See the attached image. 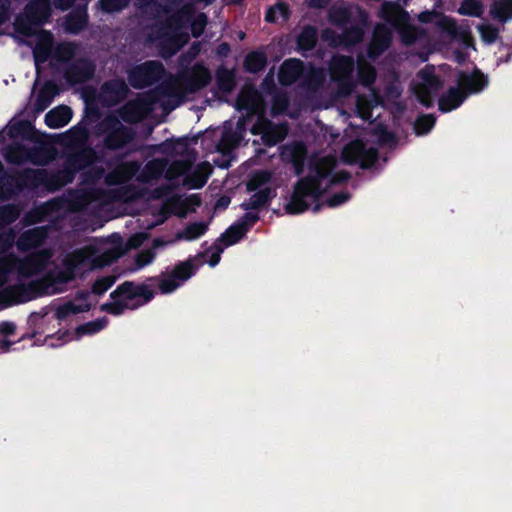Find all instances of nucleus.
Listing matches in <instances>:
<instances>
[{
	"label": "nucleus",
	"instance_id": "f257e3e1",
	"mask_svg": "<svg viewBox=\"0 0 512 512\" xmlns=\"http://www.w3.org/2000/svg\"><path fill=\"white\" fill-rule=\"evenodd\" d=\"M124 252L122 239L113 235L106 243V247L89 245L70 254L65 259L62 269L48 273L40 281L9 287H4V285L11 280L14 274L30 277L41 271L46 266L51 254L48 251H41L25 260L15 257L1 258L0 303H21L42 295L58 293L61 291V285L71 281L77 272L108 265Z\"/></svg>",
	"mask_w": 512,
	"mask_h": 512
},
{
	"label": "nucleus",
	"instance_id": "f03ea898",
	"mask_svg": "<svg viewBox=\"0 0 512 512\" xmlns=\"http://www.w3.org/2000/svg\"><path fill=\"white\" fill-rule=\"evenodd\" d=\"M209 81L208 70L202 66H195L179 77L170 78L156 93L139 94L122 108L121 117L126 122L140 121L156 103L164 110L174 109L187 94L203 88Z\"/></svg>",
	"mask_w": 512,
	"mask_h": 512
},
{
	"label": "nucleus",
	"instance_id": "7ed1b4c3",
	"mask_svg": "<svg viewBox=\"0 0 512 512\" xmlns=\"http://www.w3.org/2000/svg\"><path fill=\"white\" fill-rule=\"evenodd\" d=\"M336 165L334 156H318L311 163L308 177L301 179L295 186L290 202L285 209L288 213L298 214L305 211L315 202L333 183L348 178L345 172L332 174Z\"/></svg>",
	"mask_w": 512,
	"mask_h": 512
},
{
	"label": "nucleus",
	"instance_id": "20e7f679",
	"mask_svg": "<svg viewBox=\"0 0 512 512\" xmlns=\"http://www.w3.org/2000/svg\"><path fill=\"white\" fill-rule=\"evenodd\" d=\"M237 103L239 108L248 110L250 114L259 115L258 122L252 127L251 132L261 135L266 145H275L285 138L287 134V127L285 125H272L263 118L264 103L260 94L255 89L251 87L245 88L241 92Z\"/></svg>",
	"mask_w": 512,
	"mask_h": 512
},
{
	"label": "nucleus",
	"instance_id": "39448f33",
	"mask_svg": "<svg viewBox=\"0 0 512 512\" xmlns=\"http://www.w3.org/2000/svg\"><path fill=\"white\" fill-rule=\"evenodd\" d=\"M458 88H450L439 99V109L449 112L464 101L468 93H477L487 85L486 77L478 70L472 73L461 72L457 79Z\"/></svg>",
	"mask_w": 512,
	"mask_h": 512
},
{
	"label": "nucleus",
	"instance_id": "423d86ee",
	"mask_svg": "<svg viewBox=\"0 0 512 512\" xmlns=\"http://www.w3.org/2000/svg\"><path fill=\"white\" fill-rule=\"evenodd\" d=\"M153 293L145 286H137L131 282H125L112 294V301L103 305V309L118 315L125 309H134L148 302Z\"/></svg>",
	"mask_w": 512,
	"mask_h": 512
},
{
	"label": "nucleus",
	"instance_id": "0eeeda50",
	"mask_svg": "<svg viewBox=\"0 0 512 512\" xmlns=\"http://www.w3.org/2000/svg\"><path fill=\"white\" fill-rule=\"evenodd\" d=\"M379 16L399 32L402 41L406 44L413 43L420 36L421 32L410 24L408 13L398 1L384 2L381 5Z\"/></svg>",
	"mask_w": 512,
	"mask_h": 512
},
{
	"label": "nucleus",
	"instance_id": "6e6552de",
	"mask_svg": "<svg viewBox=\"0 0 512 512\" xmlns=\"http://www.w3.org/2000/svg\"><path fill=\"white\" fill-rule=\"evenodd\" d=\"M189 36L184 30L179 17L171 18L168 23L158 28L157 34L150 40L158 42L163 48V56H171L188 42Z\"/></svg>",
	"mask_w": 512,
	"mask_h": 512
},
{
	"label": "nucleus",
	"instance_id": "1a4fd4ad",
	"mask_svg": "<svg viewBox=\"0 0 512 512\" xmlns=\"http://www.w3.org/2000/svg\"><path fill=\"white\" fill-rule=\"evenodd\" d=\"M49 0H32L26 7L23 16L16 21L17 29L26 35L35 32V26L44 23L50 16Z\"/></svg>",
	"mask_w": 512,
	"mask_h": 512
},
{
	"label": "nucleus",
	"instance_id": "9d476101",
	"mask_svg": "<svg viewBox=\"0 0 512 512\" xmlns=\"http://www.w3.org/2000/svg\"><path fill=\"white\" fill-rule=\"evenodd\" d=\"M418 19L423 23L434 22L437 27L447 32L450 37L461 41L466 47L474 48L468 27L457 26L455 21L451 18L442 16L436 12L425 11L418 15Z\"/></svg>",
	"mask_w": 512,
	"mask_h": 512
},
{
	"label": "nucleus",
	"instance_id": "9b49d317",
	"mask_svg": "<svg viewBox=\"0 0 512 512\" xmlns=\"http://www.w3.org/2000/svg\"><path fill=\"white\" fill-rule=\"evenodd\" d=\"M441 86L442 82L434 74L433 67H425L414 79L412 89L419 102L430 106L433 103V96Z\"/></svg>",
	"mask_w": 512,
	"mask_h": 512
},
{
	"label": "nucleus",
	"instance_id": "f8f14e48",
	"mask_svg": "<svg viewBox=\"0 0 512 512\" xmlns=\"http://www.w3.org/2000/svg\"><path fill=\"white\" fill-rule=\"evenodd\" d=\"M354 69L353 59L345 56H335L330 64V74L333 81L338 83V93L341 96L351 94L354 84L350 75Z\"/></svg>",
	"mask_w": 512,
	"mask_h": 512
},
{
	"label": "nucleus",
	"instance_id": "ddd939ff",
	"mask_svg": "<svg viewBox=\"0 0 512 512\" xmlns=\"http://www.w3.org/2000/svg\"><path fill=\"white\" fill-rule=\"evenodd\" d=\"M163 66L159 62L151 61L135 67L129 74L132 86L142 88L151 85L163 75Z\"/></svg>",
	"mask_w": 512,
	"mask_h": 512
},
{
	"label": "nucleus",
	"instance_id": "4468645a",
	"mask_svg": "<svg viewBox=\"0 0 512 512\" xmlns=\"http://www.w3.org/2000/svg\"><path fill=\"white\" fill-rule=\"evenodd\" d=\"M342 157L346 163L359 162L361 167H368L377 159V150L373 147L365 148L361 141L356 140L343 149Z\"/></svg>",
	"mask_w": 512,
	"mask_h": 512
},
{
	"label": "nucleus",
	"instance_id": "2eb2a0df",
	"mask_svg": "<svg viewBox=\"0 0 512 512\" xmlns=\"http://www.w3.org/2000/svg\"><path fill=\"white\" fill-rule=\"evenodd\" d=\"M271 179V173L268 171H259L252 175L247 183L249 191L260 189L258 193L254 194L249 202L245 204L246 208H257L266 203L270 197L271 190L268 188L261 189Z\"/></svg>",
	"mask_w": 512,
	"mask_h": 512
},
{
	"label": "nucleus",
	"instance_id": "dca6fc26",
	"mask_svg": "<svg viewBox=\"0 0 512 512\" xmlns=\"http://www.w3.org/2000/svg\"><path fill=\"white\" fill-rule=\"evenodd\" d=\"M193 273V266L186 261L177 265L169 274H164L159 279V289L162 293H170L177 289Z\"/></svg>",
	"mask_w": 512,
	"mask_h": 512
},
{
	"label": "nucleus",
	"instance_id": "f3484780",
	"mask_svg": "<svg viewBox=\"0 0 512 512\" xmlns=\"http://www.w3.org/2000/svg\"><path fill=\"white\" fill-rule=\"evenodd\" d=\"M102 130L107 133L106 144L110 148H119L130 140L131 134L117 118L107 117L101 124Z\"/></svg>",
	"mask_w": 512,
	"mask_h": 512
},
{
	"label": "nucleus",
	"instance_id": "a211bd4d",
	"mask_svg": "<svg viewBox=\"0 0 512 512\" xmlns=\"http://www.w3.org/2000/svg\"><path fill=\"white\" fill-rule=\"evenodd\" d=\"M392 32L385 24L376 26L369 48V55L376 57L382 53L390 44Z\"/></svg>",
	"mask_w": 512,
	"mask_h": 512
},
{
	"label": "nucleus",
	"instance_id": "6ab92c4d",
	"mask_svg": "<svg viewBox=\"0 0 512 512\" xmlns=\"http://www.w3.org/2000/svg\"><path fill=\"white\" fill-rule=\"evenodd\" d=\"M381 104L379 96L373 89H369L367 95H359L356 101V110L362 119H370L371 110Z\"/></svg>",
	"mask_w": 512,
	"mask_h": 512
},
{
	"label": "nucleus",
	"instance_id": "aec40b11",
	"mask_svg": "<svg viewBox=\"0 0 512 512\" xmlns=\"http://www.w3.org/2000/svg\"><path fill=\"white\" fill-rule=\"evenodd\" d=\"M138 169L139 166L135 162L123 163L107 175L106 182L111 185L124 183L131 179Z\"/></svg>",
	"mask_w": 512,
	"mask_h": 512
},
{
	"label": "nucleus",
	"instance_id": "412c9836",
	"mask_svg": "<svg viewBox=\"0 0 512 512\" xmlns=\"http://www.w3.org/2000/svg\"><path fill=\"white\" fill-rule=\"evenodd\" d=\"M303 66L297 59L285 61L279 71V81L283 85H290L302 74Z\"/></svg>",
	"mask_w": 512,
	"mask_h": 512
},
{
	"label": "nucleus",
	"instance_id": "4be33fe9",
	"mask_svg": "<svg viewBox=\"0 0 512 512\" xmlns=\"http://www.w3.org/2000/svg\"><path fill=\"white\" fill-rule=\"evenodd\" d=\"M127 92V86L122 80H113L103 86L101 97L104 102L113 104L122 99Z\"/></svg>",
	"mask_w": 512,
	"mask_h": 512
},
{
	"label": "nucleus",
	"instance_id": "5701e85b",
	"mask_svg": "<svg viewBox=\"0 0 512 512\" xmlns=\"http://www.w3.org/2000/svg\"><path fill=\"white\" fill-rule=\"evenodd\" d=\"M93 71L94 68L89 61L81 60L67 71L66 78L71 84L81 83L89 79Z\"/></svg>",
	"mask_w": 512,
	"mask_h": 512
},
{
	"label": "nucleus",
	"instance_id": "b1692460",
	"mask_svg": "<svg viewBox=\"0 0 512 512\" xmlns=\"http://www.w3.org/2000/svg\"><path fill=\"white\" fill-rule=\"evenodd\" d=\"M72 111L67 106H58L49 111L45 116L46 124L53 129L61 128L69 123Z\"/></svg>",
	"mask_w": 512,
	"mask_h": 512
},
{
	"label": "nucleus",
	"instance_id": "393cba45",
	"mask_svg": "<svg viewBox=\"0 0 512 512\" xmlns=\"http://www.w3.org/2000/svg\"><path fill=\"white\" fill-rule=\"evenodd\" d=\"M51 48L52 35L47 31H40L33 51L36 65L45 62L48 59L51 53Z\"/></svg>",
	"mask_w": 512,
	"mask_h": 512
},
{
	"label": "nucleus",
	"instance_id": "a878e982",
	"mask_svg": "<svg viewBox=\"0 0 512 512\" xmlns=\"http://www.w3.org/2000/svg\"><path fill=\"white\" fill-rule=\"evenodd\" d=\"M45 237L46 231L44 228H34L21 235L17 242V246L20 250H28L40 245Z\"/></svg>",
	"mask_w": 512,
	"mask_h": 512
},
{
	"label": "nucleus",
	"instance_id": "bb28decb",
	"mask_svg": "<svg viewBox=\"0 0 512 512\" xmlns=\"http://www.w3.org/2000/svg\"><path fill=\"white\" fill-rule=\"evenodd\" d=\"M212 167L209 163L203 162L195 167V169L185 179V184L190 188L202 187L210 175Z\"/></svg>",
	"mask_w": 512,
	"mask_h": 512
},
{
	"label": "nucleus",
	"instance_id": "cd10ccee",
	"mask_svg": "<svg viewBox=\"0 0 512 512\" xmlns=\"http://www.w3.org/2000/svg\"><path fill=\"white\" fill-rule=\"evenodd\" d=\"M59 93L57 86L52 82H47L39 91L34 106L37 112L44 111Z\"/></svg>",
	"mask_w": 512,
	"mask_h": 512
},
{
	"label": "nucleus",
	"instance_id": "c85d7f7f",
	"mask_svg": "<svg viewBox=\"0 0 512 512\" xmlns=\"http://www.w3.org/2000/svg\"><path fill=\"white\" fill-rule=\"evenodd\" d=\"M305 148L302 144L287 146L283 149L282 156L284 159H290L295 167L296 174L302 171V163L305 157Z\"/></svg>",
	"mask_w": 512,
	"mask_h": 512
},
{
	"label": "nucleus",
	"instance_id": "c756f323",
	"mask_svg": "<svg viewBox=\"0 0 512 512\" xmlns=\"http://www.w3.org/2000/svg\"><path fill=\"white\" fill-rule=\"evenodd\" d=\"M207 230V225L203 222L192 223L184 230L176 233L175 238L168 243H174L179 240L191 241L199 238Z\"/></svg>",
	"mask_w": 512,
	"mask_h": 512
},
{
	"label": "nucleus",
	"instance_id": "7c9ffc66",
	"mask_svg": "<svg viewBox=\"0 0 512 512\" xmlns=\"http://www.w3.org/2000/svg\"><path fill=\"white\" fill-rule=\"evenodd\" d=\"M165 167L166 162L162 160L157 159L150 161L137 176V179L141 182H149L161 175L164 172Z\"/></svg>",
	"mask_w": 512,
	"mask_h": 512
},
{
	"label": "nucleus",
	"instance_id": "2f4dec72",
	"mask_svg": "<svg viewBox=\"0 0 512 512\" xmlns=\"http://www.w3.org/2000/svg\"><path fill=\"white\" fill-rule=\"evenodd\" d=\"M491 15L500 21L512 19V0H497L491 7Z\"/></svg>",
	"mask_w": 512,
	"mask_h": 512
},
{
	"label": "nucleus",
	"instance_id": "473e14b6",
	"mask_svg": "<svg viewBox=\"0 0 512 512\" xmlns=\"http://www.w3.org/2000/svg\"><path fill=\"white\" fill-rule=\"evenodd\" d=\"M86 22V12L84 10L79 11L75 14L68 16L65 22V30L74 34L78 33L85 27Z\"/></svg>",
	"mask_w": 512,
	"mask_h": 512
},
{
	"label": "nucleus",
	"instance_id": "72a5a7b5",
	"mask_svg": "<svg viewBox=\"0 0 512 512\" xmlns=\"http://www.w3.org/2000/svg\"><path fill=\"white\" fill-rule=\"evenodd\" d=\"M90 305L86 299H82L78 302H69L57 309V317L64 318L70 314H77L89 310Z\"/></svg>",
	"mask_w": 512,
	"mask_h": 512
},
{
	"label": "nucleus",
	"instance_id": "f704fd0d",
	"mask_svg": "<svg viewBox=\"0 0 512 512\" xmlns=\"http://www.w3.org/2000/svg\"><path fill=\"white\" fill-rule=\"evenodd\" d=\"M289 17V9L283 2H278L271 7L266 13V20L268 22H284Z\"/></svg>",
	"mask_w": 512,
	"mask_h": 512
},
{
	"label": "nucleus",
	"instance_id": "c9c22d12",
	"mask_svg": "<svg viewBox=\"0 0 512 512\" xmlns=\"http://www.w3.org/2000/svg\"><path fill=\"white\" fill-rule=\"evenodd\" d=\"M7 159L13 163H21L26 160H30L33 163H42L35 159L31 154H29L23 147L21 146H13L7 152Z\"/></svg>",
	"mask_w": 512,
	"mask_h": 512
},
{
	"label": "nucleus",
	"instance_id": "e433bc0d",
	"mask_svg": "<svg viewBox=\"0 0 512 512\" xmlns=\"http://www.w3.org/2000/svg\"><path fill=\"white\" fill-rule=\"evenodd\" d=\"M317 40L316 30L312 27H306L298 37V44L301 49H311Z\"/></svg>",
	"mask_w": 512,
	"mask_h": 512
},
{
	"label": "nucleus",
	"instance_id": "4c0bfd02",
	"mask_svg": "<svg viewBox=\"0 0 512 512\" xmlns=\"http://www.w3.org/2000/svg\"><path fill=\"white\" fill-rule=\"evenodd\" d=\"M266 63L265 56L262 53L253 52L250 53L245 60V66L247 70L251 72H257L261 70Z\"/></svg>",
	"mask_w": 512,
	"mask_h": 512
},
{
	"label": "nucleus",
	"instance_id": "58836bf2",
	"mask_svg": "<svg viewBox=\"0 0 512 512\" xmlns=\"http://www.w3.org/2000/svg\"><path fill=\"white\" fill-rule=\"evenodd\" d=\"M459 13L478 17L482 13V5L477 0H464L459 8Z\"/></svg>",
	"mask_w": 512,
	"mask_h": 512
},
{
	"label": "nucleus",
	"instance_id": "ea45409f",
	"mask_svg": "<svg viewBox=\"0 0 512 512\" xmlns=\"http://www.w3.org/2000/svg\"><path fill=\"white\" fill-rule=\"evenodd\" d=\"M245 234V227L243 225L230 227L222 236V241L226 245H232L240 240Z\"/></svg>",
	"mask_w": 512,
	"mask_h": 512
},
{
	"label": "nucleus",
	"instance_id": "a19ab883",
	"mask_svg": "<svg viewBox=\"0 0 512 512\" xmlns=\"http://www.w3.org/2000/svg\"><path fill=\"white\" fill-rule=\"evenodd\" d=\"M77 47L71 43L59 44L54 51L55 57L60 61H66L76 54Z\"/></svg>",
	"mask_w": 512,
	"mask_h": 512
},
{
	"label": "nucleus",
	"instance_id": "79ce46f5",
	"mask_svg": "<svg viewBox=\"0 0 512 512\" xmlns=\"http://www.w3.org/2000/svg\"><path fill=\"white\" fill-rule=\"evenodd\" d=\"M358 74L361 82L364 85L371 84L375 79V70L369 64L359 61L358 64Z\"/></svg>",
	"mask_w": 512,
	"mask_h": 512
},
{
	"label": "nucleus",
	"instance_id": "37998d69",
	"mask_svg": "<svg viewBox=\"0 0 512 512\" xmlns=\"http://www.w3.org/2000/svg\"><path fill=\"white\" fill-rule=\"evenodd\" d=\"M190 167V162L186 161H175L171 164V166L166 171V178L167 179H175L181 175H183L188 168Z\"/></svg>",
	"mask_w": 512,
	"mask_h": 512
},
{
	"label": "nucleus",
	"instance_id": "c03bdc74",
	"mask_svg": "<svg viewBox=\"0 0 512 512\" xmlns=\"http://www.w3.org/2000/svg\"><path fill=\"white\" fill-rule=\"evenodd\" d=\"M435 124L433 115H425L420 117L415 125V130L418 135L426 134Z\"/></svg>",
	"mask_w": 512,
	"mask_h": 512
},
{
	"label": "nucleus",
	"instance_id": "a18cd8bd",
	"mask_svg": "<svg viewBox=\"0 0 512 512\" xmlns=\"http://www.w3.org/2000/svg\"><path fill=\"white\" fill-rule=\"evenodd\" d=\"M129 0H100L98 5L105 12H116L123 9Z\"/></svg>",
	"mask_w": 512,
	"mask_h": 512
},
{
	"label": "nucleus",
	"instance_id": "49530a36",
	"mask_svg": "<svg viewBox=\"0 0 512 512\" xmlns=\"http://www.w3.org/2000/svg\"><path fill=\"white\" fill-rule=\"evenodd\" d=\"M114 282H115L114 276L103 277L101 279H98L94 283L92 290L95 294L101 295L105 291H107L112 286V284Z\"/></svg>",
	"mask_w": 512,
	"mask_h": 512
},
{
	"label": "nucleus",
	"instance_id": "de8ad7c7",
	"mask_svg": "<svg viewBox=\"0 0 512 512\" xmlns=\"http://www.w3.org/2000/svg\"><path fill=\"white\" fill-rule=\"evenodd\" d=\"M18 216L19 211L14 206H5L0 209V219L5 224L13 222Z\"/></svg>",
	"mask_w": 512,
	"mask_h": 512
},
{
	"label": "nucleus",
	"instance_id": "09e8293b",
	"mask_svg": "<svg viewBox=\"0 0 512 512\" xmlns=\"http://www.w3.org/2000/svg\"><path fill=\"white\" fill-rule=\"evenodd\" d=\"M478 30L485 42L492 43L497 38L498 30L491 25H480Z\"/></svg>",
	"mask_w": 512,
	"mask_h": 512
},
{
	"label": "nucleus",
	"instance_id": "8fccbe9b",
	"mask_svg": "<svg viewBox=\"0 0 512 512\" xmlns=\"http://www.w3.org/2000/svg\"><path fill=\"white\" fill-rule=\"evenodd\" d=\"M237 144V139L230 133L223 134L219 144V151L225 153L230 151Z\"/></svg>",
	"mask_w": 512,
	"mask_h": 512
},
{
	"label": "nucleus",
	"instance_id": "3c124183",
	"mask_svg": "<svg viewBox=\"0 0 512 512\" xmlns=\"http://www.w3.org/2000/svg\"><path fill=\"white\" fill-rule=\"evenodd\" d=\"M15 239V234L10 229H3L0 232V252L9 248Z\"/></svg>",
	"mask_w": 512,
	"mask_h": 512
},
{
	"label": "nucleus",
	"instance_id": "603ef678",
	"mask_svg": "<svg viewBox=\"0 0 512 512\" xmlns=\"http://www.w3.org/2000/svg\"><path fill=\"white\" fill-rule=\"evenodd\" d=\"M207 23L206 16L204 14L198 15L192 22V33L194 37H198L202 34Z\"/></svg>",
	"mask_w": 512,
	"mask_h": 512
},
{
	"label": "nucleus",
	"instance_id": "864d4df0",
	"mask_svg": "<svg viewBox=\"0 0 512 512\" xmlns=\"http://www.w3.org/2000/svg\"><path fill=\"white\" fill-rule=\"evenodd\" d=\"M106 324L105 320L90 322L78 329L79 333H95L100 331Z\"/></svg>",
	"mask_w": 512,
	"mask_h": 512
},
{
	"label": "nucleus",
	"instance_id": "5fc2aeb1",
	"mask_svg": "<svg viewBox=\"0 0 512 512\" xmlns=\"http://www.w3.org/2000/svg\"><path fill=\"white\" fill-rule=\"evenodd\" d=\"M155 257V253L151 250H145L138 254L136 264L139 268L150 264Z\"/></svg>",
	"mask_w": 512,
	"mask_h": 512
},
{
	"label": "nucleus",
	"instance_id": "6e6d98bb",
	"mask_svg": "<svg viewBox=\"0 0 512 512\" xmlns=\"http://www.w3.org/2000/svg\"><path fill=\"white\" fill-rule=\"evenodd\" d=\"M287 107V98L285 95H277L272 105V113L274 115L282 113Z\"/></svg>",
	"mask_w": 512,
	"mask_h": 512
},
{
	"label": "nucleus",
	"instance_id": "4d7b16f0",
	"mask_svg": "<svg viewBox=\"0 0 512 512\" xmlns=\"http://www.w3.org/2000/svg\"><path fill=\"white\" fill-rule=\"evenodd\" d=\"M94 157V152L92 150H83L80 154L76 155L73 159L71 164L73 166H76L77 163L82 161L83 159L86 160L87 164L92 163Z\"/></svg>",
	"mask_w": 512,
	"mask_h": 512
},
{
	"label": "nucleus",
	"instance_id": "13d9d810",
	"mask_svg": "<svg viewBox=\"0 0 512 512\" xmlns=\"http://www.w3.org/2000/svg\"><path fill=\"white\" fill-rule=\"evenodd\" d=\"M349 198V195L347 193H338L334 196H332L330 199L327 200V204L330 206V207H335V206H338L344 202H346Z\"/></svg>",
	"mask_w": 512,
	"mask_h": 512
},
{
	"label": "nucleus",
	"instance_id": "bf43d9fd",
	"mask_svg": "<svg viewBox=\"0 0 512 512\" xmlns=\"http://www.w3.org/2000/svg\"><path fill=\"white\" fill-rule=\"evenodd\" d=\"M145 237L142 234L132 236L128 241V248H136L142 244Z\"/></svg>",
	"mask_w": 512,
	"mask_h": 512
},
{
	"label": "nucleus",
	"instance_id": "052dcab7",
	"mask_svg": "<svg viewBox=\"0 0 512 512\" xmlns=\"http://www.w3.org/2000/svg\"><path fill=\"white\" fill-rule=\"evenodd\" d=\"M9 0H0V25L7 19Z\"/></svg>",
	"mask_w": 512,
	"mask_h": 512
},
{
	"label": "nucleus",
	"instance_id": "680f3d73",
	"mask_svg": "<svg viewBox=\"0 0 512 512\" xmlns=\"http://www.w3.org/2000/svg\"><path fill=\"white\" fill-rule=\"evenodd\" d=\"M75 0H56V6L62 10L68 9Z\"/></svg>",
	"mask_w": 512,
	"mask_h": 512
},
{
	"label": "nucleus",
	"instance_id": "e2e57ef3",
	"mask_svg": "<svg viewBox=\"0 0 512 512\" xmlns=\"http://www.w3.org/2000/svg\"><path fill=\"white\" fill-rule=\"evenodd\" d=\"M353 39L348 40L349 43H353L359 41L362 38V31L359 28H356L352 31Z\"/></svg>",
	"mask_w": 512,
	"mask_h": 512
},
{
	"label": "nucleus",
	"instance_id": "0e129e2a",
	"mask_svg": "<svg viewBox=\"0 0 512 512\" xmlns=\"http://www.w3.org/2000/svg\"><path fill=\"white\" fill-rule=\"evenodd\" d=\"M310 6L323 7L327 4L328 0H307Z\"/></svg>",
	"mask_w": 512,
	"mask_h": 512
},
{
	"label": "nucleus",
	"instance_id": "69168bd1",
	"mask_svg": "<svg viewBox=\"0 0 512 512\" xmlns=\"http://www.w3.org/2000/svg\"><path fill=\"white\" fill-rule=\"evenodd\" d=\"M220 260V255L219 254H213L212 257H211V260H210V264L211 266H215Z\"/></svg>",
	"mask_w": 512,
	"mask_h": 512
},
{
	"label": "nucleus",
	"instance_id": "338daca9",
	"mask_svg": "<svg viewBox=\"0 0 512 512\" xmlns=\"http://www.w3.org/2000/svg\"><path fill=\"white\" fill-rule=\"evenodd\" d=\"M457 62L462 63L465 60V57L461 53H457L455 55Z\"/></svg>",
	"mask_w": 512,
	"mask_h": 512
},
{
	"label": "nucleus",
	"instance_id": "774afa93",
	"mask_svg": "<svg viewBox=\"0 0 512 512\" xmlns=\"http://www.w3.org/2000/svg\"><path fill=\"white\" fill-rule=\"evenodd\" d=\"M165 244H166V243L162 242V241H161V240H159V239H156V240L154 241V247L163 246V245H165Z\"/></svg>",
	"mask_w": 512,
	"mask_h": 512
}]
</instances>
